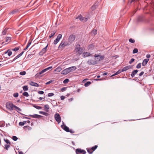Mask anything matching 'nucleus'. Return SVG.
<instances>
[{
    "label": "nucleus",
    "instance_id": "obj_45",
    "mask_svg": "<svg viewBox=\"0 0 154 154\" xmlns=\"http://www.w3.org/2000/svg\"><path fill=\"white\" fill-rule=\"evenodd\" d=\"M129 42L131 43H134L135 42V41L134 39L131 38L129 39Z\"/></svg>",
    "mask_w": 154,
    "mask_h": 154
},
{
    "label": "nucleus",
    "instance_id": "obj_51",
    "mask_svg": "<svg viewBox=\"0 0 154 154\" xmlns=\"http://www.w3.org/2000/svg\"><path fill=\"white\" fill-rule=\"evenodd\" d=\"M19 94L18 93H16L14 94L13 95L15 97H17L18 96Z\"/></svg>",
    "mask_w": 154,
    "mask_h": 154
},
{
    "label": "nucleus",
    "instance_id": "obj_30",
    "mask_svg": "<svg viewBox=\"0 0 154 154\" xmlns=\"http://www.w3.org/2000/svg\"><path fill=\"white\" fill-rule=\"evenodd\" d=\"M33 106L38 109H40L42 108L41 106H36L35 105H33Z\"/></svg>",
    "mask_w": 154,
    "mask_h": 154
},
{
    "label": "nucleus",
    "instance_id": "obj_54",
    "mask_svg": "<svg viewBox=\"0 0 154 154\" xmlns=\"http://www.w3.org/2000/svg\"><path fill=\"white\" fill-rule=\"evenodd\" d=\"M5 149L7 150H8V148H9L10 146L8 144H5Z\"/></svg>",
    "mask_w": 154,
    "mask_h": 154
},
{
    "label": "nucleus",
    "instance_id": "obj_46",
    "mask_svg": "<svg viewBox=\"0 0 154 154\" xmlns=\"http://www.w3.org/2000/svg\"><path fill=\"white\" fill-rule=\"evenodd\" d=\"M12 139L15 141H16L18 139V138L16 136H13Z\"/></svg>",
    "mask_w": 154,
    "mask_h": 154
},
{
    "label": "nucleus",
    "instance_id": "obj_7",
    "mask_svg": "<svg viewBox=\"0 0 154 154\" xmlns=\"http://www.w3.org/2000/svg\"><path fill=\"white\" fill-rule=\"evenodd\" d=\"M69 45V44L67 43V42L62 41L59 45V48H62Z\"/></svg>",
    "mask_w": 154,
    "mask_h": 154
},
{
    "label": "nucleus",
    "instance_id": "obj_11",
    "mask_svg": "<svg viewBox=\"0 0 154 154\" xmlns=\"http://www.w3.org/2000/svg\"><path fill=\"white\" fill-rule=\"evenodd\" d=\"M48 46V45H47L44 48L42 49L41 51H40L39 53L40 55H42L46 52Z\"/></svg>",
    "mask_w": 154,
    "mask_h": 154
},
{
    "label": "nucleus",
    "instance_id": "obj_32",
    "mask_svg": "<svg viewBox=\"0 0 154 154\" xmlns=\"http://www.w3.org/2000/svg\"><path fill=\"white\" fill-rule=\"evenodd\" d=\"M87 152L89 153V154H91L92 153L93 151H92L90 148H87Z\"/></svg>",
    "mask_w": 154,
    "mask_h": 154
},
{
    "label": "nucleus",
    "instance_id": "obj_2",
    "mask_svg": "<svg viewBox=\"0 0 154 154\" xmlns=\"http://www.w3.org/2000/svg\"><path fill=\"white\" fill-rule=\"evenodd\" d=\"M75 36L73 34L71 35L69 37L68 41L67 42L69 45H70L75 40Z\"/></svg>",
    "mask_w": 154,
    "mask_h": 154
},
{
    "label": "nucleus",
    "instance_id": "obj_49",
    "mask_svg": "<svg viewBox=\"0 0 154 154\" xmlns=\"http://www.w3.org/2000/svg\"><path fill=\"white\" fill-rule=\"evenodd\" d=\"M4 141L7 144H10L11 143L9 141V140L8 139H4Z\"/></svg>",
    "mask_w": 154,
    "mask_h": 154
},
{
    "label": "nucleus",
    "instance_id": "obj_37",
    "mask_svg": "<svg viewBox=\"0 0 154 154\" xmlns=\"http://www.w3.org/2000/svg\"><path fill=\"white\" fill-rule=\"evenodd\" d=\"M23 89L24 91H27L28 90L27 86L25 85L23 87Z\"/></svg>",
    "mask_w": 154,
    "mask_h": 154
},
{
    "label": "nucleus",
    "instance_id": "obj_59",
    "mask_svg": "<svg viewBox=\"0 0 154 154\" xmlns=\"http://www.w3.org/2000/svg\"><path fill=\"white\" fill-rule=\"evenodd\" d=\"M38 93L40 94H44V92L43 91H39L38 92Z\"/></svg>",
    "mask_w": 154,
    "mask_h": 154
},
{
    "label": "nucleus",
    "instance_id": "obj_31",
    "mask_svg": "<svg viewBox=\"0 0 154 154\" xmlns=\"http://www.w3.org/2000/svg\"><path fill=\"white\" fill-rule=\"evenodd\" d=\"M11 39V37H7L5 40V42L8 43L10 41Z\"/></svg>",
    "mask_w": 154,
    "mask_h": 154
},
{
    "label": "nucleus",
    "instance_id": "obj_61",
    "mask_svg": "<svg viewBox=\"0 0 154 154\" xmlns=\"http://www.w3.org/2000/svg\"><path fill=\"white\" fill-rule=\"evenodd\" d=\"M144 72L143 71L141 72L139 74V76H141L143 74H144Z\"/></svg>",
    "mask_w": 154,
    "mask_h": 154
},
{
    "label": "nucleus",
    "instance_id": "obj_14",
    "mask_svg": "<svg viewBox=\"0 0 154 154\" xmlns=\"http://www.w3.org/2000/svg\"><path fill=\"white\" fill-rule=\"evenodd\" d=\"M69 72V70L68 68H66L63 70L61 72V74H63V75H66Z\"/></svg>",
    "mask_w": 154,
    "mask_h": 154
},
{
    "label": "nucleus",
    "instance_id": "obj_55",
    "mask_svg": "<svg viewBox=\"0 0 154 154\" xmlns=\"http://www.w3.org/2000/svg\"><path fill=\"white\" fill-rule=\"evenodd\" d=\"M54 95V94L53 93H50L48 94V97H50Z\"/></svg>",
    "mask_w": 154,
    "mask_h": 154
},
{
    "label": "nucleus",
    "instance_id": "obj_8",
    "mask_svg": "<svg viewBox=\"0 0 154 154\" xmlns=\"http://www.w3.org/2000/svg\"><path fill=\"white\" fill-rule=\"evenodd\" d=\"M77 18H78L80 21L83 22H86L88 20V18L83 17L81 15L79 16Z\"/></svg>",
    "mask_w": 154,
    "mask_h": 154
},
{
    "label": "nucleus",
    "instance_id": "obj_6",
    "mask_svg": "<svg viewBox=\"0 0 154 154\" xmlns=\"http://www.w3.org/2000/svg\"><path fill=\"white\" fill-rule=\"evenodd\" d=\"M76 154H85L86 152L81 149H77L75 150Z\"/></svg>",
    "mask_w": 154,
    "mask_h": 154
},
{
    "label": "nucleus",
    "instance_id": "obj_17",
    "mask_svg": "<svg viewBox=\"0 0 154 154\" xmlns=\"http://www.w3.org/2000/svg\"><path fill=\"white\" fill-rule=\"evenodd\" d=\"M131 67V66H126L124 67L122 69V71L124 72L126 71L127 70H128V69H129Z\"/></svg>",
    "mask_w": 154,
    "mask_h": 154
},
{
    "label": "nucleus",
    "instance_id": "obj_63",
    "mask_svg": "<svg viewBox=\"0 0 154 154\" xmlns=\"http://www.w3.org/2000/svg\"><path fill=\"white\" fill-rule=\"evenodd\" d=\"M24 52L23 51L21 52L19 54H18V55L20 57H21L23 54Z\"/></svg>",
    "mask_w": 154,
    "mask_h": 154
},
{
    "label": "nucleus",
    "instance_id": "obj_34",
    "mask_svg": "<svg viewBox=\"0 0 154 154\" xmlns=\"http://www.w3.org/2000/svg\"><path fill=\"white\" fill-rule=\"evenodd\" d=\"M7 52H8V56H10L12 54V52L10 49L8 50Z\"/></svg>",
    "mask_w": 154,
    "mask_h": 154
},
{
    "label": "nucleus",
    "instance_id": "obj_40",
    "mask_svg": "<svg viewBox=\"0 0 154 154\" xmlns=\"http://www.w3.org/2000/svg\"><path fill=\"white\" fill-rule=\"evenodd\" d=\"M62 70V68L60 67H58L56 69V70L57 72H60Z\"/></svg>",
    "mask_w": 154,
    "mask_h": 154
},
{
    "label": "nucleus",
    "instance_id": "obj_43",
    "mask_svg": "<svg viewBox=\"0 0 154 154\" xmlns=\"http://www.w3.org/2000/svg\"><path fill=\"white\" fill-rule=\"evenodd\" d=\"M60 40L56 38L54 41V45H56Z\"/></svg>",
    "mask_w": 154,
    "mask_h": 154
},
{
    "label": "nucleus",
    "instance_id": "obj_53",
    "mask_svg": "<svg viewBox=\"0 0 154 154\" xmlns=\"http://www.w3.org/2000/svg\"><path fill=\"white\" fill-rule=\"evenodd\" d=\"M141 63H139L136 66V68L137 69H139L141 68Z\"/></svg>",
    "mask_w": 154,
    "mask_h": 154
},
{
    "label": "nucleus",
    "instance_id": "obj_35",
    "mask_svg": "<svg viewBox=\"0 0 154 154\" xmlns=\"http://www.w3.org/2000/svg\"><path fill=\"white\" fill-rule=\"evenodd\" d=\"M97 147V145H95L94 146L92 147L91 148H90L91 150H93L92 151H94Z\"/></svg>",
    "mask_w": 154,
    "mask_h": 154
},
{
    "label": "nucleus",
    "instance_id": "obj_36",
    "mask_svg": "<svg viewBox=\"0 0 154 154\" xmlns=\"http://www.w3.org/2000/svg\"><path fill=\"white\" fill-rule=\"evenodd\" d=\"M91 84V82L89 81H88L85 83V87H88Z\"/></svg>",
    "mask_w": 154,
    "mask_h": 154
},
{
    "label": "nucleus",
    "instance_id": "obj_38",
    "mask_svg": "<svg viewBox=\"0 0 154 154\" xmlns=\"http://www.w3.org/2000/svg\"><path fill=\"white\" fill-rule=\"evenodd\" d=\"M23 95L26 97H27L29 96L28 93L27 92H24V93H23Z\"/></svg>",
    "mask_w": 154,
    "mask_h": 154
},
{
    "label": "nucleus",
    "instance_id": "obj_26",
    "mask_svg": "<svg viewBox=\"0 0 154 154\" xmlns=\"http://www.w3.org/2000/svg\"><path fill=\"white\" fill-rule=\"evenodd\" d=\"M19 11L18 9H14L13 10V11L11 12L10 14H14L19 12Z\"/></svg>",
    "mask_w": 154,
    "mask_h": 154
},
{
    "label": "nucleus",
    "instance_id": "obj_21",
    "mask_svg": "<svg viewBox=\"0 0 154 154\" xmlns=\"http://www.w3.org/2000/svg\"><path fill=\"white\" fill-rule=\"evenodd\" d=\"M31 43L32 41L29 40L28 42V44H27L26 47L23 49V50H26L29 47L30 45L31 44Z\"/></svg>",
    "mask_w": 154,
    "mask_h": 154
},
{
    "label": "nucleus",
    "instance_id": "obj_44",
    "mask_svg": "<svg viewBox=\"0 0 154 154\" xmlns=\"http://www.w3.org/2000/svg\"><path fill=\"white\" fill-rule=\"evenodd\" d=\"M26 72L25 71H22L20 72V74L22 75H25Z\"/></svg>",
    "mask_w": 154,
    "mask_h": 154
},
{
    "label": "nucleus",
    "instance_id": "obj_52",
    "mask_svg": "<svg viewBox=\"0 0 154 154\" xmlns=\"http://www.w3.org/2000/svg\"><path fill=\"white\" fill-rule=\"evenodd\" d=\"M69 82V80L68 79H66L63 81V83L64 84H66L68 83Z\"/></svg>",
    "mask_w": 154,
    "mask_h": 154
},
{
    "label": "nucleus",
    "instance_id": "obj_62",
    "mask_svg": "<svg viewBox=\"0 0 154 154\" xmlns=\"http://www.w3.org/2000/svg\"><path fill=\"white\" fill-rule=\"evenodd\" d=\"M69 132L71 133H73L75 132L72 129H69Z\"/></svg>",
    "mask_w": 154,
    "mask_h": 154
},
{
    "label": "nucleus",
    "instance_id": "obj_28",
    "mask_svg": "<svg viewBox=\"0 0 154 154\" xmlns=\"http://www.w3.org/2000/svg\"><path fill=\"white\" fill-rule=\"evenodd\" d=\"M5 125V123L4 121H1L0 122V127H4Z\"/></svg>",
    "mask_w": 154,
    "mask_h": 154
},
{
    "label": "nucleus",
    "instance_id": "obj_3",
    "mask_svg": "<svg viewBox=\"0 0 154 154\" xmlns=\"http://www.w3.org/2000/svg\"><path fill=\"white\" fill-rule=\"evenodd\" d=\"M52 66H51L48 67L47 68H45V69L42 70V71H40L38 73H37L35 75V77L36 78H38L39 77V75H41V74H42V73H44V72H45L51 69L52 68Z\"/></svg>",
    "mask_w": 154,
    "mask_h": 154
},
{
    "label": "nucleus",
    "instance_id": "obj_33",
    "mask_svg": "<svg viewBox=\"0 0 154 154\" xmlns=\"http://www.w3.org/2000/svg\"><path fill=\"white\" fill-rule=\"evenodd\" d=\"M26 123V121H24L23 122H20L19 123V125L20 126H23Z\"/></svg>",
    "mask_w": 154,
    "mask_h": 154
},
{
    "label": "nucleus",
    "instance_id": "obj_27",
    "mask_svg": "<svg viewBox=\"0 0 154 154\" xmlns=\"http://www.w3.org/2000/svg\"><path fill=\"white\" fill-rule=\"evenodd\" d=\"M56 32L55 31H52L51 32V34H50V35L49 36V38H51L53 36H54V35L55 34Z\"/></svg>",
    "mask_w": 154,
    "mask_h": 154
},
{
    "label": "nucleus",
    "instance_id": "obj_56",
    "mask_svg": "<svg viewBox=\"0 0 154 154\" xmlns=\"http://www.w3.org/2000/svg\"><path fill=\"white\" fill-rule=\"evenodd\" d=\"M135 60V59L134 58H131L129 62V63L130 64H131Z\"/></svg>",
    "mask_w": 154,
    "mask_h": 154
},
{
    "label": "nucleus",
    "instance_id": "obj_42",
    "mask_svg": "<svg viewBox=\"0 0 154 154\" xmlns=\"http://www.w3.org/2000/svg\"><path fill=\"white\" fill-rule=\"evenodd\" d=\"M138 50L137 48H135L133 51V54H135L138 52Z\"/></svg>",
    "mask_w": 154,
    "mask_h": 154
},
{
    "label": "nucleus",
    "instance_id": "obj_13",
    "mask_svg": "<svg viewBox=\"0 0 154 154\" xmlns=\"http://www.w3.org/2000/svg\"><path fill=\"white\" fill-rule=\"evenodd\" d=\"M61 128L67 132H69V127H67L65 125H63L61 126Z\"/></svg>",
    "mask_w": 154,
    "mask_h": 154
},
{
    "label": "nucleus",
    "instance_id": "obj_15",
    "mask_svg": "<svg viewBox=\"0 0 154 154\" xmlns=\"http://www.w3.org/2000/svg\"><path fill=\"white\" fill-rule=\"evenodd\" d=\"M69 72H72L75 71L76 69V67L75 66H72L68 68Z\"/></svg>",
    "mask_w": 154,
    "mask_h": 154
},
{
    "label": "nucleus",
    "instance_id": "obj_20",
    "mask_svg": "<svg viewBox=\"0 0 154 154\" xmlns=\"http://www.w3.org/2000/svg\"><path fill=\"white\" fill-rule=\"evenodd\" d=\"M30 85L32 86H35L36 87H38L39 86V85L38 83L34 82H32L30 83Z\"/></svg>",
    "mask_w": 154,
    "mask_h": 154
},
{
    "label": "nucleus",
    "instance_id": "obj_29",
    "mask_svg": "<svg viewBox=\"0 0 154 154\" xmlns=\"http://www.w3.org/2000/svg\"><path fill=\"white\" fill-rule=\"evenodd\" d=\"M20 49L19 47H16L14 48H13L11 49V51H18Z\"/></svg>",
    "mask_w": 154,
    "mask_h": 154
},
{
    "label": "nucleus",
    "instance_id": "obj_19",
    "mask_svg": "<svg viewBox=\"0 0 154 154\" xmlns=\"http://www.w3.org/2000/svg\"><path fill=\"white\" fill-rule=\"evenodd\" d=\"M138 71L137 70H134L132 73L131 74V76L132 78H133L135 75L137 74V73L138 72Z\"/></svg>",
    "mask_w": 154,
    "mask_h": 154
},
{
    "label": "nucleus",
    "instance_id": "obj_5",
    "mask_svg": "<svg viewBox=\"0 0 154 154\" xmlns=\"http://www.w3.org/2000/svg\"><path fill=\"white\" fill-rule=\"evenodd\" d=\"M54 117L56 121L59 124L61 121V118L60 115L58 113H56L54 115Z\"/></svg>",
    "mask_w": 154,
    "mask_h": 154
},
{
    "label": "nucleus",
    "instance_id": "obj_58",
    "mask_svg": "<svg viewBox=\"0 0 154 154\" xmlns=\"http://www.w3.org/2000/svg\"><path fill=\"white\" fill-rule=\"evenodd\" d=\"M53 82V80H50V81H49L48 82H47L45 83V84L46 85H48L50 84V83L52 82Z\"/></svg>",
    "mask_w": 154,
    "mask_h": 154
},
{
    "label": "nucleus",
    "instance_id": "obj_4",
    "mask_svg": "<svg viewBox=\"0 0 154 154\" xmlns=\"http://www.w3.org/2000/svg\"><path fill=\"white\" fill-rule=\"evenodd\" d=\"M14 106H15V105L10 102H7L6 104V108L10 110L13 109V108H14Z\"/></svg>",
    "mask_w": 154,
    "mask_h": 154
},
{
    "label": "nucleus",
    "instance_id": "obj_12",
    "mask_svg": "<svg viewBox=\"0 0 154 154\" xmlns=\"http://www.w3.org/2000/svg\"><path fill=\"white\" fill-rule=\"evenodd\" d=\"M29 116L32 117V118H36L37 119H39L42 117V116L37 114H34L33 115H29Z\"/></svg>",
    "mask_w": 154,
    "mask_h": 154
},
{
    "label": "nucleus",
    "instance_id": "obj_41",
    "mask_svg": "<svg viewBox=\"0 0 154 154\" xmlns=\"http://www.w3.org/2000/svg\"><path fill=\"white\" fill-rule=\"evenodd\" d=\"M91 33L95 35L97 34V30L96 29H94L92 31Z\"/></svg>",
    "mask_w": 154,
    "mask_h": 154
},
{
    "label": "nucleus",
    "instance_id": "obj_10",
    "mask_svg": "<svg viewBox=\"0 0 154 154\" xmlns=\"http://www.w3.org/2000/svg\"><path fill=\"white\" fill-rule=\"evenodd\" d=\"M80 48V46L79 44H77L76 45L75 50L76 52H79L80 54H81L82 53V50H81Z\"/></svg>",
    "mask_w": 154,
    "mask_h": 154
},
{
    "label": "nucleus",
    "instance_id": "obj_47",
    "mask_svg": "<svg viewBox=\"0 0 154 154\" xmlns=\"http://www.w3.org/2000/svg\"><path fill=\"white\" fill-rule=\"evenodd\" d=\"M138 21L139 22H140L143 21L142 17L141 16L139 17L137 19Z\"/></svg>",
    "mask_w": 154,
    "mask_h": 154
},
{
    "label": "nucleus",
    "instance_id": "obj_9",
    "mask_svg": "<svg viewBox=\"0 0 154 154\" xmlns=\"http://www.w3.org/2000/svg\"><path fill=\"white\" fill-rule=\"evenodd\" d=\"M88 63L89 65H95L97 63L96 60L92 59L89 60L87 62Z\"/></svg>",
    "mask_w": 154,
    "mask_h": 154
},
{
    "label": "nucleus",
    "instance_id": "obj_39",
    "mask_svg": "<svg viewBox=\"0 0 154 154\" xmlns=\"http://www.w3.org/2000/svg\"><path fill=\"white\" fill-rule=\"evenodd\" d=\"M62 35L61 34H59L57 37V39H58L59 40L62 38Z\"/></svg>",
    "mask_w": 154,
    "mask_h": 154
},
{
    "label": "nucleus",
    "instance_id": "obj_60",
    "mask_svg": "<svg viewBox=\"0 0 154 154\" xmlns=\"http://www.w3.org/2000/svg\"><path fill=\"white\" fill-rule=\"evenodd\" d=\"M7 30H6V29H5L4 30H3L2 32V34L3 35H5L6 33V31Z\"/></svg>",
    "mask_w": 154,
    "mask_h": 154
},
{
    "label": "nucleus",
    "instance_id": "obj_16",
    "mask_svg": "<svg viewBox=\"0 0 154 154\" xmlns=\"http://www.w3.org/2000/svg\"><path fill=\"white\" fill-rule=\"evenodd\" d=\"M91 54L89 52H84L83 54V56L84 57H86L90 56Z\"/></svg>",
    "mask_w": 154,
    "mask_h": 154
},
{
    "label": "nucleus",
    "instance_id": "obj_23",
    "mask_svg": "<svg viewBox=\"0 0 154 154\" xmlns=\"http://www.w3.org/2000/svg\"><path fill=\"white\" fill-rule=\"evenodd\" d=\"M122 72V70L119 69L117 72H116L115 74L112 75L111 76L112 77L115 75H117L120 73Z\"/></svg>",
    "mask_w": 154,
    "mask_h": 154
},
{
    "label": "nucleus",
    "instance_id": "obj_48",
    "mask_svg": "<svg viewBox=\"0 0 154 154\" xmlns=\"http://www.w3.org/2000/svg\"><path fill=\"white\" fill-rule=\"evenodd\" d=\"M14 108H15L16 110H17L20 111H21V109L20 108L15 106H14Z\"/></svg>",
    "mask_w": 154,
    "mask_h": 154
},
{
    "label": "nucleus",
    "instance_id": "obj_18",
    "mask_svg": "<svg viewBox=\"0 0 154 154\" xmlns=\"http://www.w3.org/2000/svg\"><path fill=\"white\" fill-rule=\"evenodd\" d=\"M149 60V59H146L144 60L142 63V66H145L147 64Z\"/></svg>",
    "mask_w": 154,
    "mask_h": 154
},
{
    "label": "nucleus",
    "instance_id": "obj_25",
    "mask_svg": "<svg viewBox=\"0 0 154 154\" xmlns=\"http://www.w3.org/2000/svg\"><path fill=\"white\" fill-rule=\"evenodd\" d=\"M39 113L40 114H42L46 116H48L49 115V114L48 113L43 111H39Z\"/></svg>",
    "mask_w": 154,
    "mask_h": 154
},
{
    "label": "nucleus",
    "instance_id": "obj_50",
    "mask_svg": "<svg viewBox=\"0 0 154 154\" xmlns=\"http://www.w3.org/2000/svg\"><path fill=\"white\" fill-rule=\"evenodd\" d=\"M19 57V56L18 55L17 56H16V57H15L14 59H13V60H12L11 62H12L14 61V60H16L17 59V58H19V57Z\"/></svg>",
    "mask_w": 154,
    "mask_h": 154
},
{
    "label": "nucleus",
    "instance_id": "obj_1",
    "mask_svg": "<svg viewBox=\"0 0 154 154\" xmlns=\"http://www.w3.org/2000/svg\"><path fill=\"white\" fill-rule=\"evenodd\" d=\"M94 57H95V59L97 63L103 60L105 58L104 56L100 55L98 54H95Z\"/></svg>",
    "mask_w": 154,
    "mask_h": 154
},
{
    "label": "nucleus",
    "instance_id": "obj_24",
    "mask_svg": "<svg viewBox=\"0 0 154 154\" xmlns=\"http://www.w3.org/2000/svg\"><path fill=\"white\" fill-rule=\"evenodd\" d=\"M44 108H45V110L47 112H48V109H49V106L48 104H46L44 106Z\"/></svg>",
    "mask_w": 154,
    "mask_h": 154
},
{
    "label": "nucleus",
    "instance_id": "obj_57",
    "mask_svg": "<svg viewBox=\"0 0 154 154\" xmlns=\"http://www.w3.org/2000/svg\"><path fill=\"white\" fill-rule=\"evenodd\" d=\"M66 87H63L60 90L62 92H63L66 90Z\"/></svg>",
    "mask_w": 154,
    "mask_h": 154
},
{
    "label": "nucleus",
    "instance_id": "obj_64",
    "mask_svg": "<svg viewBox=\"0 0 154 154\" xmlns=\"http://www.w3.org/2000/svg\"><path fill=\"white\" fill-rule=\"evenodd\" d=\"M65 98V97L64 96H61L60 97V99L61 100H64Z\"/></svg>",
    "mask_w": 154,
    "mask_h": 154
},
{
    "label": "nucleus",
    "instance_id": "obj_22",
    "mask_svg": "<svg viewBox=\"0 0 154 154\" xmlns=\"http://www.w3.org/2000/svg\"><path fill=\"white\" fill-rule=\"evenodd\" d=\"M97 3H95L94 4L91 8L92 11L95 10L97 8Z\"/></svg>",
    "mask_w": 154,
    "mask_h": 154
}]
</instances>
